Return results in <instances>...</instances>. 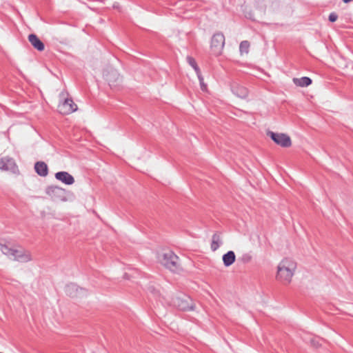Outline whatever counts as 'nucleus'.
I'll return each instance as SVG.
<instances>
[{
	"label": "nucleus",
	"mask_w": 353,
	"mask_h": 353,
	"mask_svg": "<svg viewBox=\"0 0 353 353\" xmlns=\"http://www.w3.org/2000/svg\"><path fill=\"white\" fill-rule=\"evenodd\" d=\"M159 262L165 268L174 273L183 271L179 257L171 250H167L158 255Z\"/></svg>",
	"instance_id": "nucleus-1"
},
{
	"label": "nucleus",
	"mask_w": 353,
	"mask_h": 353,
	"mask_svg": "<svg viewBox=\"0 0 353 353\" xmlns=\"http://www.w3.org/2000/svg\"><path fill=\"white\" fill-rule=\"evenodd\" d=\"M296 268V263L290 259L282 260L277 268L276 279L283 283H289Z\"/></svg>",
	"instance_id": "nucleus-2"
},
{
	"label": "nucleus",
	"mask_w": 353,
	"mask_h": 353,
	"mask_svg": "<svg viewBox=\"0 0 353 353\" xmlns=\"http://www.w3.org/2000/svg\"><path fill=\"white\" fill-rule=\"evenodd\" d=\"M103 77L112 89H117L121 85L122 78L117 71L112 68H110L103 72Z\"/></svg>",
	"instance_id": "nucleus-3"
},
{
	"label": "nucleus",
	"mask_w": 353,
	"mask_h": 353,
	"mask_svg": "<svg viewBox=\"0 0 353 353\" xmlns=\"http://www.w3.org/2000/svg\"><path fill=\"white\" fill-rule=\"evenodd\" d=\"M225 45V37L221 32L215 33L211 40V51L216 56L220 55Z\"/></svg>",
	"instance_id": "nucleus-4"
},
{
	"label": "nucleus",
	"mask_w": 353,
	"mask_h": 353,
	"mask_svg": "<svg viewBox=\"0 0 353 353\" xmlns=\"http://www.w3.org/2000/svg\"><path fill=\"white\" fill-rule=\"evenodd\" d=\"M46 193L54 201H67V192L62 188L56 185L48 186Z\"/></svg>",
	"instance_id": "nucleus-5"
},
{
	"label": "nucleus",
	"mask_w": 353,
	"mask_h": 353,
	"mask_svg": "<svg viewBox=\"0 0 353 353\" xmlns=\"http://www.w3.org/2000/svg\"><path fill=\"white\" fill-rule=\"evenodd\" d=\"M267 134L277 144L283 148H288L292 145L290 137L283 133H276L272 131Z\"/></svg>",
	"instance_id": "nucleus-6"
},
{
	"label": "nucleus",
	"mask_w": 353,
	"mask_h": 353,
	"mask_svg": "<svg viewBox=\"0 0 353 353\" xmlns=\"http://www.w3.org/2000/svg\"><path fill=\"white\" fill-rule=\"evenodd\" d=\"M0 170L10 172L13 174H19V170L14 161L8 157H3L0 159Z\"/></svg>",
	"instance_id": "nucleus-7"
},
{
	"label": "nucleus",
	"mask_w": 353,
	"mask_h": 353,
	"mask_svg": "<svg viewBox=\"0 0 353 353\" xmlns=\"http://www.w3.org/2000/svg\"><path fill=\"white\" fill-rule=\"evenodd\" d=\"M173 304L181 310H193L194 305L190 296L183 295L173 299Z\"/></svg>",
	"instance_id": "nucleus-8"
},
{
	"label": "nucleus",
	"mask_w": 353,
	"mask_h": 353,
	"mask_svg": "<svg viewBox=\"0 0 353 353\" xmlns=\"http://www.w3.org/2000/svg\"><path fill=\"white\" fill-rule=\"evenodd\" d=\"M58 108L61 114H69L77 110V105L71 99H66Z\"/></svg>",
	"instance_id": "nucleus-9"
},
{
	"label": "nucleus",
	"mask_w": 353,
	"mask_h": 353,
	"mask_svg": "<svg viewBox=\"0 0 353 353\" xmlns=\"http://www.w3.org/2000/svg\"><path fill=\"white\" fill-rule=\"evenodd\" d=\"M3 253L7 256L10 261H19L21 258V252L20 250L12 247L5 246L2 249Z\"/></svg>",
	"instance_id": "nucleus-10"
},
{
	"label": "nucleus",
	"mask_w": 353,
	"mask_h": 353,
	"mask_svg": "<svg viewBox=\"0 0 353 353\" xmlns=\"http://www.w3.org/2000/svg\"><path fill=\"white\" fill-rule=\"evenodd\" d=\"M55 178L66 185H72L74 183V177L67 172H58L55 174Z\"/></svg>",
	"instance_id": "nucleus-11"
},
{
	"label": "nucleus",
	"mask_w": 353,
	"mask_h": 353,
	"mask_svg": "<svg viewBox=\"0 0 353 353\" xmlns=\"http://www.w3.org/2000/svg\"><path fill=\"white\" fill-rule=\"evenodd\" d=\"M231 90L235 95L242 99L245 98L248 94V91L246 88L235 82L231 85Z\"/></svg>",
	"instance_id": "nucleus-12"
},
{
	"label": "nucleus",
	"mask_w": 353,
	"mask_h": 353,
	"mask_svg": "<svg viewBox=\"0 0 353 353\" xmlns=\"http://www.w3.org/2000/svg\"><path fill=\"white\" fill-rule=\"evenodd\" d=\"M28 41L30 44L39 52H42L45 49L44 43L34 34H31L28 36Z\"/></svg>",
	"instance_id": "nucleus-13"
},
{
	"label": "nucleus",
	"mask_w": 353,
	"mask_h": 353,
	"mask_svg": "<svg viewBox=\"0 0 353 353\" xmlns=\"http://www.w3.org/2000/svg\"><path fill=\"white\" fill-rule=\"evenodd\" d=\"M36 172L41 176H46L48 174V168L43 161H38L34 165Z\"/></svg>",
	"instance_id": "nucleus-14"
},
{
	"label": "nucleus",
	"mask_w": 353,
	"mask_h": 353,
	"mask_svg": "<svg viewBox=\"0 0 353 353\" xmlns=\"http://www.w3.org/2000/svg\"><path fill=\"white\" fill-rule=\"evenodd\" d=\"M236 256L233 251H228L223 256V261L225 266L228 267L235 261Z\"/></svg>",
	"instance_id": "nucleus-15"
},
{
	"label": "nucleus",
	"mask_w": 353,
	"mask_h": 353,
	"mask_svg": "<svg viewBox=\"0 0 353 353\" xmlns=\"http://www.w3.org/2000/svg\"><path fill=\"white\" fill-rule=\"evenodd\" d=\"M293 82L297 86L307 87L312 83V79L307 77H303L301 78H294Z\"/></svg>",
	"instance_id": "nucleus-16"
},
{
	"label": "nucleus",
	"mask_w": 353,
	"mask_h": 353,
	"mask_svg": "<svg viewBox=\"0 0 353 353\" xmlns=\"http://www.w3.org/2000/svg\"><path fill=\"white\" fill-rule=\"evenodd\" d=\"M221 244V235L218 233L214 234L212 237L211 250L214 252L216 251Z\"/></svg>",
	"instance_id": "nucleus-17"
},
{
	"label": "nucleus",
	"mask_w": 353,
	"mask_h": 353,
	"mask_svg": "<svg viewBox=\"0 0 353 353\" xmlns=\"http://www.w3.org/2000/svg\"><path fill=\"white\" fill-rule=\"evenodd\" d=\"M187 61L194 68L196 74H199V72H201V71L196 64L195 59L192 57H187Z\"/></svg>",
	"instance_id": "nucleus-18"
},
{
	"label": "nucleus",
	"mask_w": 353,
	"mask_h": 353,
	"mask_svg": "<svg viewBox=\"0 0 353 353\" xmlns=\"http://www.w3.org/2000/svg\"><path fill=\"white\" fill-rule=\"evenodd\" d=\"M74 291H78V287L75 284H70L67 285L66 292L68 295L72 296H76L77 294L74 293Z\"/></svg>",
	"instance_id": "nucleus-19"
},
{
	"label": "nucleus",
	"mask_w": 353,
	"mask_h": 353,
	"mask_svg": "<svg viewBox=\"0 0 353 353\" xmlns=\"http://www.w3.org/2000/svg\"><path fill=\"white\" fill-rule=\"evenodd\" d=\"M250 48V43L248 41H243L240 43L239 49L241 52L248 53Z\"/></svg>",
	"instance_id": "nucleus-20"
},
{
	"label": "nucleus",
	"mask_w": 353,
	"mask_h": 353,
	"mask_svg": "<svg viewBox=\"0 0 353 353\" xmlns=\"http://www.w3.org/2000/svg\"><path fill=\"white\" fill-rule=\"evenodd\" d=\"M197 77H198L199 82H200V85H201V90L203 91H205L207 90V85L204 83L203 78L201 76V72H199V74H197Z\"/></svg>",
	"instance_id": "nucleus-21"
},
{
	"label": "nucleus",
	"mask_w": 353,
	"mask_h": 353,
	"mask_svg": "<svg viewBox=\"0 0 353 353\" xmlns=\"http://www.w3.org/2000/svg\"><path fill=\"white\" fill-rule=\"evenodd\" d=\"M32 260V256L30 252H23V262H28Z\"/></svg>",
	"instance_id": "nucleus-22"
},
{
	"label": "nucleus",
	"mask_w": 353,
	"mask_h": 353,
	"mask_svg": "<svg viewBox=\"0 0 353 353\" xmlns=\"http://www.w3.org/2000/svg\"><path fill=\"white\" fill-rule=\"evenodd\" d=\"M338 15L335 12H332L329 15V21L331 22H334L337 20Z\"/></svg>",
	"instance_id": "nucleus-23"
},
{
	"label": "nucleus",
	"mask_w": 353,
	"mask_h": 353,
	"mask_svg": "<svg viewBox=\"0 0 353 353\" xmlns=\"http://www.w3.org/2000/svg\"><path fill=\"white\" fill-rule=\"evenodd\" d=\"M0 353H2V352H0Z\"/></svg>",
	"instance_id": "nucleus-24"
}]
</instances>
